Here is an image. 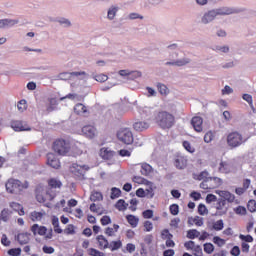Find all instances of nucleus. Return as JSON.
Segmentation results:
<instances>
[{"instance_id": "1", "label": "nucleus", "mask_w": 256, "mask_h": 256, "mask_svg": "<svg viewBox=\"0 0 256 256\" xmlns=\"http://www.w3.org/2000/svg\"><path fill=\"white\" fill-rule=\"evenodd\" d=\"M156 123L162 129H171L175 125V116L167 111H161L156 116Z\"/></svg>"}, {"instance_id": "2", "label": "nucleus", "mask_w": 256, "mask_h": 256, "mask_svg": "<svg viewBox=\"0 0 256 256\" xmlns=\"http://www.w3.org/2000/svg\"><path fill=\"white\" fill-rule=\"evenodd\" d=\"M74 77L76 83L78 84H72V87H75L77 85H81L83 87H85L86 83H87V79H89V75L87 73H85V71L82 72H72V73H68V72H63L59 74V79H69V77Z\"/></svg>"}, {"instance_id": "3", "label": "nucleus", "mask_w": 256, "mask_h": 256, "mask_svg": "<svg viewBox=\"0 0 256 256\" xmlns=\"http://www.w3.org/2000/svg\"><path fill=\"white\" fill-rule=\"evenodd\" d=\"M129 71L130 70H120L116 75L118 82L109 81L106 86L102 87V91H109V89H113V87L121 85V83H127V81H129Z\"/></svg>"}, {"instance_id": "4", "label": "nucleus", "mask_w": 256, "mask_h": 256, "mask_svg": "<svg viewBox=\"0 0 256 256\" xmlns=\"http://www.w3.org/2000/svg\"><path fill=\"white\" fill-rule=\"evenodd\" d=\"M53 150L58 155H69V153L71 152V144H69L67 140L58 139L53 144Z\"/></svg>"}, {"instance_id": "5", "label": "nucleus", "mask_w": 256, "mask_h": 256, "mask_svg": "<svg viewBox=\"0 0 256 256\" xmlns=\"http://www.w3.org/2000/svg\"><path fill=\"white\" fill-rule=\"evenodd\" d=\"M27 187H29L27 182L23 184L16 179H9L6 183V191H8V193H21V191L27 189Z\"/></svg>"}, {"instance_id": "6", "label": "nucleus", "mask_w": 256, "mask_h": 256, "mask_svg": "<svg viewBox=\"0 0 256 256\" xmlns=\"http://www.w3.org/2000/svg\"><path fill=\"white\" fill-rule=\"evenodd\" d=\"M245 143L243 135L237 131L230 132L227 136V144L229 147H241Z\"/></svg>"}, {"instance_id": "7", "label": "nucleus", "mask_w": 256, "mask_h": 256, "mask_svg": "<svg viewBox=\"0 0 256 256\" xmlns=\"http://www.w3.org/2000/svg\"><path fill=\"white\" fill-rule=\"evenodd\" d=\"M80 135L90 140L97 139V137H99V130H97L95 125L87 124L82 127Z\"/></svg>"}, {"instance_id": "8", "label": "nucleus", "mask_w": 256, "mask_h": 256, "mask_svg": "<svg viewBox=\"0 0 256 256\" xmlns=\"http://www.w3.org/2000/svg\"><path fill=\"white\" fill-rule=\"evenodd\" d=\"M117 137L125 145H131L133 143V132L130 128H121L117 133Z\"/></svg>"}, {"instance_id": "9", "label": "nucleus", "mask_w": 256, "mask_h": 256, "mask_svg": "<svg viewBox=\"0 0 256 256\" xmlns=\"http://www.w3.org/2000/svg\"><path fill=\"white\" fill-rule=\"evenodd\" d=\"M56 193L51 192V190H41V188L36 189V199L38 203H45L46 201H53Z\"/></svg>"}, {"instance_id": "10", "label": "nucleus", "mask_w": 256, "mask_h": 256, "mask_svg": "<svg viewBox=\"0 0 256 256\" xmlns=\"http://www.w3.org/2000/svg\"><path fill=\"white\" fill-rule=\"evenodd\" d=\"M216 13V17L223 16V15H235V13H241L243 9L235 8V7H229V6H223L220 8L214 9Z\"/></svg>"}, {"instance_id": "11", "label": "nucleus", "mask_w": 256, "mask_h": 256, "mask_svg": "<svg viewBox=\"0 0 256 256\" xmlns=\"http://www.w3.org/2000/svg\"><path fill=\"white\" fill-rule=\"evenodd\" d=\"M31 231L34 233V235L45 236L46 239H53V230H50L49 233H47V227L45 226L34 224Z\"/></svg>"}, {"instance_id": "12", "label": "nucleus", "mask_w": 256, "mask_h": 256, "mask_svg": "<svg viewBox=\"0 0 256 256\" xmlns=\"http://www.w3.org/2000/svg\"><path fill=\"white\" fill-rule=\"evenodd\" d=\"M71 173L75 175V177H83L87 171H89V166L83 165V164H78L74 163L70 167Z\"/></svg>"}, {"instance_id": "13", "label": "nucleus", "mask_w": 256, "mask_h": 256, "mask_svg": "<svg viewBox=\"0 0 256 256\" xmlns=\"http://www.w3.org/2000/svg\"><path fill=\"white\" fill-rule=\"evenodd\" d=\"M215 19H217L215 9L207 10L202 14L200 23L202 25H209V23H213Z\"/></svg>"}, {"instance_id": "14", "label": "nucleus", "mask_w": 256, "mask_h": 256, "mask_svg": "<svg viewBox=\"0 0 256 256\" xmlns=\"http://www.w3.org/2000/svg\"><path fill=\"white\" fill-rule=\"evenodd\" d=\"M216 194L222 198L220 199V201H225V203H233L235 201V195L229 191L216 190Z\"/></svg>"}, {"instance_id": "15", "label": "nucleus", "mask_w": 256, "mask_h": 256, "mask_svg": "<svg viewBox=\"0 0 256 256\" xmlns=\"http://www.w3.org/2000/svg\"><path fill=\"white\" fill-rule=\"evenodd\" d=\"M47 165L52 167L53 169H59L61 167V162L59 161V158L53 153L47 154Z\"/></svg>"}, {"instance_id": "16", "label": "nucleus", "mask_w": 256, "mask_h": 256, "mask_svg": "<svg viewBox=\"0 0 256 256\" xmlns=\"http://www.w3.org/2000/svg\"><path fill=\"white\" fill-rule=\"evenodd\" d=\"M191 125L196 133L203 132V118L200 116H194L191 120Z\"/></svg>"}, {"instance_id": "17", "label": "nucleus", "mask_w": 256, "mask_h": 256, "mask_svg": "<svg viewBox=\"0 0 256 256\" xmlns=\"http://www.w3.org/2000/svg\"><path fill=\"white\" fill-rule=\"evenodd\" d=\"M99 155L104 161H111L115 157V151L111 150V148L103 147L100 149Z\"/></svg>"}, {"instance_id": "18", "label": "nucleus", "mask_w": 256, "mask_h": 256, "mask_svg": "<svg viewBox=\"0 0 256 256\" xmlns=\"http://www.w3.org/2000/svg\"><path fill=\"white\" fill-rule=\"evenodd\" d=\"M74 113L76 115H80V117H85L89 115V108H87L83 103H78L74 106Z\"/></svg>"}, {"instance_id": "19", "label": "nucleus", "mask_w": 256, "mask_h": 256, "mask_svg": "<svg viewBox=\"0 0 256 256\" xmlns=\"http://www.w3.org/2000/svg\"><path fill=\"white\" fill-rule=\"evenodd\" d=\"M227 211L228 208L225 200H219L216 205V215L223 217V215H227Z\"/></svg>"}, {"instance_id": "20", "label": "nucleus", "mask_w": 256, "mask_h": 256, "mask_svg": "<svg viewBox=\"0 0 256 256\" xmlns=\"http://www.w3.org/2000/svg\"><path fill=\"white\" fill-rule=\"evenodd\" d=\"M70 149H72L75 155H82L85 149V144L79 141H74L71 143Z\"/></svg>"}, {"instance_id": "21", "label": "nucleus", "mask_w": 256, "mask_h": 256, "mask_svg": "<svg viewBox=\"0 0 256 256\" xmlns=\"http://www.w3.org/2000/svg\"><path fill=\"white\" fill-rule=\"evenodd\" d=\"M119 9H120L119 6L111 5L107 9L106 19H108V21H115V17H117V14L119 13Z\"/></svg>"}, {"instance_id": "22", "label": "nucleus", "mask_w": 256, "mask_h": 256, "mask_svg": "<svg viewBox=\"0 0 256 256\" xmlns=\"http://www.w3.org/2000/svg\"><path fill=\"white\" fill-rule=\"evenodd\" d=\"M11 128L14 131H31V127L21 121H13L11 123Z\"/></svg>"}, {"instance_id": "23", "label": "nucleus", "mask_w": 256, "mask_h": 256, "mask_svg": "<svg viewBox=\"0 0 256 256\" xmlns=\"http://www.w3.org/2000/svg\"><path fill=\"white\" fill-rule=\"evenodd\" d=\"M149 126H150L149 122L138 120V121L134 122L133 129L135 131L141 132V131H145L146 129H149Z\"/></svg>"}, {"instance_id": "24", "label": "nucleus", "mask_w": 256, "mask_h": 256, "mask_svg": "<svg viewBox=\"0 0 256 256\" xmlns=\"http://www.w3.org/2000/svg\"><path fill=\"white\" fill-rule=\"evenodd\" d=\"M45 215H47V213L45 211H33L30 213V219L31 221H34V222H39V221H42L43 220V217H45Z\"/></svg>"}, {"instance_id": "25", "label": "nucleus", "mask_w": 256, "mask_h": 256, "mask_svg": "<svg viewBox=\"0 0 256 256\" xmlns=\"http://www.w3.org/2000/svg\"><path fill=\"white\" fill-rule=\"evenodd\" d=\"M174 165L177 169H185L187 167V158L185 156H178L175 159Z\"/></svg>"}, {"instance_id": "26", "label": "nucleus", "mask_w": 256, "mask_h": 256, "mask_svg": "<svg viewBox=\"0 0 256 256\" xmlns=\"http://www.w3.org/2000/svg\"><path fill=\"white\" fill-rule=\"evenodd\" d=\"M96 241L98 242L99 249H109V240L105 236H97Z\"/></svg>"}, {"instance_id": "27", "label": "nucleus", "mask_w": 256, "mask_h": 256, "mask_svg": "<svg viewBox=\"0 0 256 256\" xmlns=\"http://www.w3.org/2000/svg\"><path fill=\"white\" fill-rule=\"evenodd\" d=\"M58 105L59 100H57L56 98H49L46 110L48 111V113H51V111H56Z\"/></svg>"}, {"instance_id": "28", "label": "nucleus", "mask_w": 256, "mask_h": 256, "mask_svg": "<svg viewBox=\"0 0 256 256\" xmlns=\"http://www.w3.org/2000/svg\"><path fill=\"white\" fill-rule=\"evenodd\" d=\"M146 187V197L153 199V197H155V189H157V187L151 181L146 184Z\"/></svg>"}, {"instance_id": "29", "label": "nucleus", "mask_w": 256, "mask_h": 256, "mask_svg": "<svg viewBox=\"0 0 256 256\" xmlns=\"http://www.w3.org/2000/svg\"><path fill=\"white\" fill-rule=\"evenodd\" d=\"M207 181L210 189H217L222 183L221 178L218 177H209L207 178Z\"/></svg>"}, {"instance_id": "30", "label": "nucleus", "mask_w": 256, "mask_h": 256, "mask_svg": "<svg viewBox=\"0 0 256 256\" xmlns=\"http://www.w3.org/2000/svg\"><path fill=\"white\" fill-rule=\"evenodd\" d=\"M189 62H190V60L188 58H181L178 60L166 62V65H173L175 67H183V66L187 65Z\"/></svg>"}, {"instance_id": "31", "label": "nucleus", "mask_w": 256, "mask_h": 256, "mask_svg": "<svg viewBox=\"0 0 256 256\" xmlns=\"http://www.w3.org/2000/svg\"><path fill=\"white\" fill-rule=\"evenodd\" d=\"M11 215H13V211L9 210V208H4L0 213V221L7 223L11 219Z\"/></svg>"}, {"instance_id": "32", "label": "nucleus", "mask_w": 256, "mask_h": 256, "mask_svg": "<svg viewBox=\"0 0 256 256\" xmlns=\"http://www.w3.org/2000/svg\"><path fill=\"white\" fill-rule=\"evenodd\" d=\"M140 172H141V175H144L145 177H149V175L153 173V167L148 163H142Z\"/></svg>"}, {"instance_id": "33", "label": "nucleus", "mask_w": 256, "mask_h": 256, "mask_svg": "<svg viewBox=\"0 0 256 256\" xmlns=\"http://www.w3.org/2000/svg\"><path fill=\"white\" fill-rule=\"evenodd\" d=\"M117 231H119V225L113 224V227H107L104 233L107 235V237H115Z\"/></svg>"}, {"instance_id": "34", "label": "nucleus", "mask_w": 256, "mask_h": 256, "mask_svg": "<svg viewBox=\"0 0 256 256\" xmlns=\"http://www.w3.org/2000/svg\"><path fill=\"white\" fill-rule=\"evenodd\" d=\"M48 185L50 187V189H48V191H51L52 193H55L53 192V189H61V181L55 179V178H52L48 181Z\"/></svg>"}, {"instance_id": "35", "label": "nucleus", "mask_w": 256, "mask_h": 256, "mask_svg": "<svg viewBox=\"0 0 256 256\" xmlns=\"http://www.w3.org/2000/svg\"><path fill=\"white\" fill-rule=\"evenodd\" d=\"M218 171L220 173H229L231 171V164L229 162H219Z\"/></svg>"}, {"instance_id": "36", "label": "nucleus", "mask_w": 256, "mask_h": 256, "mask_svg": "<svg viewBox=\"0 0 256 256\" xmlns=\"http://www.w3.org/2000/svg\"><path fill=\"white\" fill-rule=\"evenodd\" d=\"M29 233H20L17 235V241L20 243V245H27L29 243Z\"/></svg>"}, {"instance_id": "37", "label": "nucleus", "mask_w": 256, "mask_h": 256, "mask_svg": "<svg viewBox=\"0 0 256 256\" xmlns=\"http://www.w3.org/2000/svg\"><path fill=\"white\" fill-rule=\"evenodd\" d=\"M127 222L129 223V225L131 227H133L135 229V227H137L139 225V217L135 216V215H127L126 216Z\"/></svg>"}, {"instance_id": "38", "label": "nucleus", "mask_w": 256, "mask_h": 256, "mask_svg": "<svg viewBox=\"0 0 256 256\" xmlns=\"http://www.w3.org/2000/svg\"><path fill=\"white\" fill-rule=\"evenodd\" d=\"M122 247L123 243L121 242V240L112 241L108 245V249H110V251H118V249H121Z\"/></svg>"}, {"instance_id": "39", "label": "nucleus", "mask_w": 256, "mask_h": 256, "mask_svg": "<svg viewBox=\"0 0 256 256\" xmlns=\"http://www.w3.org/2000/svg\"><path fill=\"white\" fill-rule=\"evenodd\" d=\"M5 28L10 29L11 27H15V25H18L19 19H10L6 18L4 19Z\"/></svg>"}, {"instance_id": "40", "label": "nucleus", "mask_w": 256, "mask_h": 256, "mask_svg": "<svg viewBox=\"0 0 256 256\" xmlns=\"http://www.w3.org/2000/svg\"><path fill=\"white\" fill-rule=\"evenodd\" d=\"M92 79H94V81H97L98 83H105V81L109 79V76L105 74H93Z\"/></svg>"}, {"instance_id": "41", "label": "nucleus", "mask_w": 256, "mask_h": 256, "mask_svg": "<svg viewBox=\"0 0 256 256\" xmlns=\"http://www.w3.org/2000/svg\"><path fill=\"white\" fill-rule=\"evenodd\" d=\"M157 89L160 95H163L164 97H167V95H169V88L165 84H157Z\"/></svg>"}, {"instance_id": "42", "label": "nucleus", "mask_w": 256, "mask_h": 256, "mask_svg": "<svg viewBox=\"0 0 256 256\" xmlns=\"http://www.w3.org/2000/svg\"><path fill=\"white\" fill-rule=\"evenodd\" d=\"M223 227H225V223L223 222V220H218L213 223L214 231H223Z\"/></svg>"}, {"instance_id": "43", "label": "nucleus", "mask_w": 256, "mask_h": 256, "mask_svg": "<svg viewBox=\"0 0 256 256\" xmlns=\"http://www.w3.org/2000/svg\"><path fill=\"white\" fill-rule=\"evenodd\" d=\"M133 182L138 183V185H147L149 183V180H147L141 176H134Z\"/></svg>"}, {"instance_id": "44", "label": "nucleus", "mask_w": 256, "mask_h": 256, "mask_svg": "<svg viewBox=\"0 0 256 256\" xmlns=\"http://www.w3.org/2000/svg\"><path fill=\"white\" fill-rule=\"evenodd\" d=\"M213 139H215V132H213V131H208L204 135V143H211V141H213Z\"/></svg>"}, {"instance_id": "45", "label": "nucleus", "mask_w": 256, "mask_h": 256, "mask_svg": "<svg viewBox=\"0 0 256 256\" xmlns=\"http://www.w3.org/2000/svg\"><path fill=\"white\" fill-rule=\"evenodd\" d=\"M91 201H103V194L101 192H92L90 196Z\"/></svg>"}, {"instance_id": "46", "label": "nucleus", "mask_w": 256, "mask_h": 256, "mask_svg": "<svg viewBox=\"0 0 256 256\" xmlns=\"http://www.w3.org/2000/svg\"><path fill=\"white\" fill-rule=\"evenodd\" d=\"M87 253H88V255H91V256H105V253H103L95 248L87 249Z\"/></svg>"}, {"instance_id": "47", "label": "nucleus", "mask_w": 256, "mask_h": 256, "mask_svg": "<svg viewBox=\"0 0 256 256\" xmlns=\"http://www.w3.org/2000/svg\"><path fill=\"white\" fill-rule=\"evenodd\" d=\"M140 71H131L129 70V81H135V79H139L141 77Z\"/></svg>"}, {"instance_id": "48", "label": "nucleus", "mask_w": 256, "mask_h": 256, "mask_svg": "<svg viewBox=\"0 0 256 256\" xmlns=\"http://www.w3.org/2000/svg\"><path fill=\"white\" fill-rule=\"evenodd\" d=\"M199 235H201V233L195 229L193 230H189L187 232V238L188 239H197V237H199Z\"/></svg>"}, {"instance_id": "49", "label": "nucleus", "mask_w": 256, "mask_h": 256, "mask_svg": "<svg viewBox=\"0 0 256 256\" xmlns=\"http://www.w3.org/2000/svg\"><path fill=\"white\" fill-rule=\"evenodd\" d=\"M65 99H70V101H77V99H79V95L76 93H70L64 97H61L60 101H65Z\"/></svg>"}, {"instance_id": "50", "label": "nucleus", "mask_w": 256, "mask_h": 256, "mask_svg": "<svg viewBox=\"0 0 256 256\" xmlns=\"http://www.w3.org/2000/svg\"><path fill=\"white\" fill-rule=\"evenodd\" d=\"M213 243H215V245H217L218 247H223L226 243L225 239H222L219 236H215L213 238Z\"/></svg>"}, {"instance_id": "51", "label": "nucleus", "mask_w": 256, "mask_h": 256, "mask_svg": "<svg viewBox=\"0 0 256 256\" xmlns=\"http://www.w3.org/2000/svg\"><path fill=\"white\" fill-rule=\"evenodd\" d=\"M121 197V190L119 188H112L111 189V199H117Z\"/></svg>"}, {"instance_id": "52", "label": "nucleus", "mask_w": 256, "mask_h": 256, "mask_svg": "<svg viewBox=\"0 0 256 256\" xmlns=\"http://www.w3.org/2000/svg\"><path fill=\"white\" fill-rule=\"evenodd\" d=\"M204 251L208 255H211V253H213V251H215V246H213V244H211V243H206V244H204Z\"/></svg>"}, {"instance_id": "53", "label": "nucleus", "mask_w": 256, "mask_h": 256, "mask_svg": "<svg viewBox=\"0 0 256 256\" xmlns=\"http://www.w3.org/2000/svg\"><path fill=\"white\" fill-rule=\"evenodd\" d=\"M183 147L186 151H188V153H193L195 151V147H193L189 141H184Z\"/></svg>"}, {"instance_id": "54", "label": "nucleus", "mask_w": 256, "mask_h": 256, "mask_svg": "<svg viewBox=\"0 0 256 256\" xmlns=\"http://www.w3.org/2000/svg\"><path fill=\"white\" fill-rule=\"evenodd\" d=\"M146 97H157V91L151 87H146Z\"/></svg>"}, {"instance_id": "55", "label": "nucleus", "mask_w": 256, "mask_h": 256, "mask_svg": "<svg viewBox=\"0 0 256 256\" xmlns=\"http://www.w3.org/2000/svg\"><path fill=\"white\" fill-rule=\"evenodd\" d=\"M116 208L119 211H124V209H127V203H125V200H118L116 203Z\"/></svg>"}, {"instance_id": "56", "label": "nucleus", "mask_w": 256, "mask_h": 256, "mask_svg": "<svg viewBox=\"0 0 256 256\" xmlns=\"http://www.w3.org/2000/svg\"><path fill=\"white\" fill-rule=\"evenodd\" d=\"M66 235H75V226L73 224H69L64 230Z\"/></svg>"}, {"instance_id": "57", "label": "nucleus", "mask_w": 256, "mask_h": 256, "mask_svg": "<svg viewBox=\"0 0 256 256\" xmlns=\"http://www.w3.org/2000/svg\"><path fill=\"white\" fill-rule=\"evenodd\" d=\"M247 207H248V211H250V213H255V211H256V201L255 200H250L248 202Z\"/></svg>"}, {"instance_id": "58", "label": "nucleus", "mask_w": 256, "mask_h": 256, "mask_svg": "<svg viewBox=\"0 0 256 256\" xmlns=\"http://www.w3.org/2000/svg\"><path fill=\"white\" fill-rule=\"evenodd\" d=\"M198 213L199 215H207L209 213V210H207V206L204 204H200L198 206Z\"/></svg>"}, {"instance_id": "59", "label": "nucleus", "mask_w": 256, "mask_h": 256, "mask_svg": "<svg viewBox=\"0 0 256 256\" xmlns=\"http://www.w3.org/2000/svg\"><path fill=\"white\" fill-rule=\"evenodd\" d=\"M234 212L236 215H246L247 209L243 206H238L234 209Z\"/></svg>"}, {"instance_id": "60", "label": "nucleus", "mask_w": 256, "mask_h": 256, "mask_svg": "<svg viewBox=\"0 0 256 256\" xmlns=\"http://www.w3.org/2000/svg\"><path fill=\"white\" fill-rule=\"evenodd\" d=\"M17 108H18V111H20V113H23V111H25V109H27V102L25 100H21L17 104Z\"/></svg>"}, {"instance_id": "61", "label": "nucleus", "mask_w": 256, "mask_h": 256, "mask_svg": "<svg viewBox=\"0 0 256 256\" xmlns=\"http://www.w3.org/2000/svg\"><path fill=\"white\" fill-rule=\"evenodd\" d=\"M8 255L10 256H20L21 255V248H12L8 250Z\"/></svg>"}, {"instance_id": "62", "label": "nucleus", "mask_w": 256, "mask_h": 256, "mask_svg": "<svg viewBox=\"0 0 256 256\" xmlns=\"http://www.w3.org/2000/svg\"><path fill=\"white\" fill-rule=\"evenodd\" d=\"M214 51H217L218 53H229V46H216Z\"/></svg>"}, {"instance_id": "63", "label": "nucleus", "mask_w": 256, "mask_h": 256, "mask_svg": "<svg viewBox=\"0 0 256 256\" xmlns=\"http://www.w3.org/2000/svg\"><path fill=\"white\" fill-rule=\"evenodd\" d=\"M119 155L120 157H131V153H133L132 150H127V149H121L119 150Z\"/></svg>"}, {"instance_id": "64", "label": "nucleus", "mask_w": 256, "mask_h": 256, "mask_svg": "<svg viewBox=\"0 0 256 256\" xmlns=\"http://www.w3.org/2000/svg\"><path fill=\"white\" fill-rule=\"evenodd\" d=\"M100 223H101V225H103V226H106V225H110V223H111V217H109V216H103L101 219H100Z\"/></svg>"}]
</instances>
